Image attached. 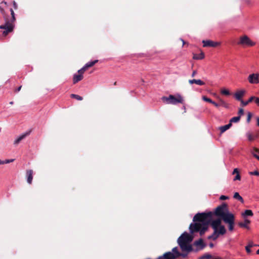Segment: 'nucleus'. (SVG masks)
<instances>
[{
    "label": "nucleus",
    "mask_w": 259,
    "mask_h": 259,
    "mask_svg": "<svg viewBox=\"0 0 259 259\" xmlns=\"http://www.w3.org/2000/svg\"><path fill=\"white\" fill-rule=\"evenodd\" d=\"M247 136L248 140L249 141H253V140H254V139L256 138L257 137V135H256V136H254L252 134H251L250 133H247Z\"/></svg>",
    "instance_id": "31"
},
{
    "label": "nucleus",
    "mask_w": 259,
    "mask_h": 259,
    "mask_svg": "<svg viewBox=\"0 0 259 259\" xmlns=\"http://www.w3.org/2000/svg\"><path fill=\"white\" fill-rule=\"evenodd\" d=\"M87 68L84 65L82 68L78 70V73L83 75V74L87 70Z\"/></svg>",
    "instance_id": "37"
},
{
    "label": "nucleus",
    "mask_w": 259,
    "mask_h": 259,
    "mask_svg": "<svg viewBox=\"0 0 259 259\" xmlns=\"http://www.w3.org/2000/svg\"><path fill=\"white\" fill-rule=\"evenodd\" d=\"M228 226H229V231H233V229H234V224H235V222H231V223H228Z\"/></svg>",
    "instance_id": "38"
},
{
    "label": "nucleus",
    "mask_w": 259,
    "mask_h": 259,
    "mask_svg": "<svg viewBox=\"0 0 259 259\" xmlns=\"http://www.w3.org/2000/svg\"><path fill=\"white\" fill-rule=\"evenodd\" d=\"M249 173L251 176L254 175V176H257V177L259 176V172L257 170H255V171H252V172H249Z\"/></svg>",
    "instance_id": "42"
},
{
    "label": "nucleus",
    "mask_w": 259,
    "mask_h": 259,
    "mask_svg": "<svg viewBox=\"0 0 259 259\" xmlns=\"http://www.w3.org/2000/svg\"><path fill=\"white\" fill-rule=\"evenodd\" d=\"M245 93L246 91L245 90H239L234 94V96L237 100L241 102V101H243L242 98L245 95Z\"/></svg>",
    "instance_id": "13"
},
{
    "label": "nucleus",
    "mask_w": 259,
    "mask_h": 259,
    "mask_svg": "<svg viewBox=\"0 0 259 259\" xmlns=\"http://www.w3.org/2000/svg\"><path fill=\"white\" fill-rule=\"evenodd\" d=\"M11 18H9V16L8 15V21L9 22L10 25H7L5 27L4 30L3 31V35L4 36H6L9 33L13 31L14 29V22L16 21V18L15 16V13L12 9H10Z\"/></svg>",
    "instance_id": "3"
},
{
    "label": "nucleus",
    "mask_w": 259,
    "mask_h": 259,
    "mask_svg": "<svg viewBox=\"0 0 259 259\" xmlns=\"http://www.w3.org/2000/svg\"><path fill=\"white\" fill-rule=\"evenodd\" d=\"M221 93L222 94H223L224 95H226V96H229L230 95V92L228 90H226L225 89H222L221 91Z\"/></svg>",
    "instance_id": "36"
},
{
    "label": "nucleus",
    "mask_w": 259,
    "mask_h": 259,
    "mask_svg": "<svg viewBox=\"0 0 259 259\" xmlns=\"http://www.w3.org/2000/svg\"><path fill=\"white\" fill-rule=\"evenodd\" d=\"M248 80L250 83L257 84L259 83V73H252L248 77Z\"/></svg>",
    "instance_id": "10"
},
{
    "label": "nucleus",
    "mask_w": 259,
    "mask_h": 259,
    "mask_svg": "<svg viewBox=\"0 0 259 259\" xmlns=\"http://www.w3.org/2000/svg\"><path fill=\"white\" fill-rule=\"evenodd\" d=\"M219 101V106H223L226 108H228V105L223 100L221 99L220 98H218Z\"/></svg>",
    "instance_id": "24"
},
{
    "label": "nucleus",
    "mask_w": 259,
    "mask_h": 259,
    "mask_svg": "<svg viewBox=\"0 0 259 259\" xmlns=\"http://www.w3.org/2000/svg\"><path fill=\"white\" fill-rule=\"evenodd\" d=\"M0 12L3 15L4 19L5 20V24L4 25H0V29H3L5 28V27L7 25H10L8 21V15L6 13L4 9L1 6H0Z\"/></svg>",
    "instance_id": "11"
},
{
    "label": "nucleus",
    "mask_w": 259,
    "mask_h": 259,
    "mask_svg": "<svg viewBox=\"0 0 259 259\" xmlns=\"http://www.w3.org/2000/svg\"><path fill=\"white\" fill-rule=\"evenodd\" d=\"M212 213L208 212L207 213H197L193 219V223L189 226V231L190 234L199 232L200 235L204 234L207 230L208 225L210 224L213 230L217 229L221 226V220L217 219L212 220Z\"/></svg>",
    "instance_id": "1"
},
{
    "label": "nucleus",
    "mask_w": 259,
    "mask_h": 259,
    "mask_svg": "<svg viewBox=\"0 0 259 259\" xmlns=\"http://www.w3.org/2000/svg\"><path fill=\"white\" fill-rule=\"evenodd\" d=\"M239 116H241L244 114V110L242 108H240L238 111Z\"/></svg>",
    "instance_id": "44"
},
{
    "label": "nucleus",
    "mask_w": 259,
    "mask_h": 259,
    "mask_svg": "<svg viewBox=\"0 0 259 259\" xmlns=\"http://www.w3.org/2000/svg\"><path fill=\"white\" fill-rule=\"evenodd\" d=\"M32 179H27V183L29 184H31L32 183Z\"/></svg>",
    "instance_id": "51"
},
{
    "label": "nucleus",
    "mask_w": 259,
    "mask_h": 259,
    "mask_svg": "<svg viewBox=\"0 0 259 259\" xmlns=\"http://www.w3.org/2000/svg\"><path fill=\"white\" fill-rule=\"evenodd\" d=\"M193 245L197 247L196 249H194V252H197L199 250H201L206 246L202 238H200L198 240L195 241L193 243Z\"/></svg>",
    "instance_id": "9"
},
{
    "label": "nucleus",
    "mask_w": 259,
    "mask_h": 259,
    "mask_svg": "<svg viewBox=\"0 0 259 259\" xmlns=\"http://www.w3.org/2000/svg\"><path fill=\"white\" fill-rule=\"evenodd\" d=\"M193 237L187 232H184L178 239L177 242L184 243H191L193 240Z\"/></svg>",
    "instance_id": "5"
},
{
    "label": "nucleus",
    "mask_w": 259,
    "mask_h": 259,
    "mask_svg": "<svg viewBox=\"0 0 259 259\" xmlns=\"http://www.w3.org/2000/svg\"><path fill=\"white\" fill-rule=\"evenodd\" d=\"M1 4H4L5 6H7V3L6 2H5V1H3L1 3Z\"/></svg>",
    "instance_id": "52"
},
{
    "label": "nucleus",
    "mask_w": 259,
    "mask_h": 259,
    "mask_svg": "<svg viewBox=\"0 0 259 259\" xmlns=\"http://www.w3.org/2000/svg\"><path fill=\"white\" fill-rule=\"evenodd\" d=\"M253 99H254V96H252L246 101H244L243 100L241 101V105L242 106H247L249 103H250L253 101Z\"/></svg>",
    "instance_id": "22"
},
{
    "label": "nucleus",
    "mask_w": 259,
    "mask_h": 259,
    "mask_svg": "<svg viewBox=\"0 0 259 259\" xmlns=\"http://www.w3.org/2000/svg\"><path fill=\"white\" fill-rule=\"evenodd\" d=\"M233 198L237 199L238 200L240 201L241 203L244 202L243 199L242 197L239 195V194L238 192H235L234 194Z\"/></svg>",
    "instance_id": "25"
},
{
    "label": "nucleus",
    "mask_w": 259,
    "mask_h": 259,
    "mask_svg": "<svg viewBox=\"0 0 259 259\" xmlns=\"http://www.w3.org/2000/svg\"><path fill=\"white\" fill-rule=\"evenodd\" d=\"M233 175L236 174L234 178H240V175L238 168H235L232 172Z\"/></svg>",
    "instance_id": "34"
},
{
    "label": "nucleus",
    "mask_w": 259,
    "mask_h": 259,
    "mask_svg": "<svg viewBox=\"0 0 259 259\" xmlns=\"http://www.w3.org/2000/svg\"><path fill=\"white\" fill-rule=\"evenodd\" d=\"M238 45L246 46H253L255 43L253 42L247 35H244L240 37V41L238 42Z\"/></svg>",
    "instance_id": "6"
},
{
    "label": "nucleus",
    "mask_w": 259,
    "mask_h": 259,
    "mask_svg": "<svg viewBox=\"0 0 259 259\" xmlns=\"http://www.w3.org/2000/svg\"><path fill=\"white\" fill-rule=\"evenodd\" d=\"M98 62V60H94L93 61H91V62H88V63H87L85 65V66L88 69L89 67H91L93 66Z\"/></svg>",
    "instance_id": "28"
},
{
    "label": "nucleus",
    "mask_w": 259,
    "mask_h": 259,
    "mask_svg": "<svg viewBox=\"0 0 259 259\" xmlns=\"http://www.w3.org/2000/svg\"><path fill=\"white\" fill-rule=\"evenodd\" d=\"M10 104H12H12H13V102H12H12H10Z\"/></svg>",
    "instance_id": "59"
},
{
    "label": "nucleus",
    "mask_w": 259,
    "mask_h": 259,
    "mask_svg": "<svg viewBox=\"0 0 259 259\" xmlns=\"http://www.w3.org/2000/svg\"><path fill=\"white\" fill-rule=\"evenodd\" d=\"M189 253V252H182V253L180 252V253L179 254V257L182 256L183 257H186L187 256Z\"/></svg>",
    "instance_id": "39"
},
{
    "label": "nucleus",
    "mask_w": 259,
    "mask_h": 259,
    "mask_svg": "<svg viewBox=\"0 0 259 259\" xmlns=\"http://www.w3.org/2000/svg\"><path fill=\"white\" fill-rule=\"evenodd\" d=\"M202 43L204 47H216L220 45L219 42H215L210 40H203Z\"/></svg>",
    "instance_id": "12"
},
{
    "label": "nucleus",
    "mask_w": 259,
    "mask_h": 259,
    "mask_svg": "<svg viewBox=\"0 0 259 259\" xmlns=\"http://www.w3.org/2000/svg\"><path fill=\"white\" fill-rule=\"evenodd\" d=\"M204 54L202 51L200 54H194L193 59L195 60H201L204 58Z\"/></svg>",
    "instance_id": "18"
},
{
    "label": "nucleus",
    "mask_w": 259,
    "mask_h": 259,
    "mask_svg": "<svg viewBox=\"0 0 259 259\" xmlns=\"http://www.w3.org/2000/svg\"><path fill=\"white\" fill-rule=\"evenodd\" d=\"M213 233L210 236H208V239H212L213 240H216L219 236V234L217 232V230H213Z\"/></svg>",
    "instance_id": "19"
},
{
    "label": "nucleus",
    "mask_w": 259,
    "mask_h": 259,
    "mask_svg": "<svg viewBox=\"0 0 259 259\" xmlns=\"http://www.w3.org/2000/svg\"><path fill=\"white\" fill-rule=\"evenodd\" d=\"M227 199H228V197L225 195H221L220 198V199L222 200H226Z\"/></svg>",
    "instance_id": "45"
},
{
    "label": "nucleus",
    "mask_w": 259,
    "mask_h": 259,
    "mask_svg": "<svg viewBox=\"0 0 259 259\" xmlns=\"http://www.w3.org/2000/svg\"><path fill=\"white\" fill-rule=\"evenodd\" d=\"M13 7L14 8L15 10H17L18 9V5L17 4V3H16L15 1H13Z\"/></svg>",
    "instance_id": "46"
},
{
    "label": "nucleus",
    "mask_w": 259,
    "mask_h": 259,
    "mask_svg": "<svg viewBox=\"0 0 259 259\" xmlns=\"http://www.w3.org/2000/svg\"><path fill=\"white\" fill-rule=\"evenodd\" d=\"M252 154L254 157H255L257 160H259V149L256 148H253V152H252Z\"/></svg>",
    "instance_id": "27"
},
{
    "label": "nucleus",
    "mask_w": 259,
    "mask_h": 259,
    "mask_svg": "<svg viewBox=\"0 0 259 259\" xmlns=\"http://www.w3.org/2000/svg\"><path fill=\"white\" fill-rule=\"evenodd\" d=\"M33 171L32 169L27 170L26 177L27 178H32Z\"/></svg>",
    "instance_id": "30"
},
{
    "label": "nucleus",
    "mask_w": 259,
    "mask_h": 259,
    "mask_svg": "<svg viewBox=\"0 0 259 259\" xmlns=\"http://www.w3.org/2000/svg\"><path fill=\"white\" fill-rule=\"evenodd\" d=\"M31 131L30 130L27 132H26L25 133L22 134L21 136H20L19 137H18L14 142V144L15 145H17L18 144L20 141L21 140H22L23 139H24L26 137H27V136L29 135L30 133H31Z\"/></svg>",
    "instance_id": "14"
},
{
    "label": "nucleus",
    "mask_w": 259,
    "mask_h": 259,
    "mask_svg": "<svg viewBox=\"0 0 259 259\" xmlns=\"http://www.w3.org/2000/svg\"><path fill=\"white\" fill-rule=\"evenodd\" d=\"M253 101H254V102L258 105L259 106V98L258 97H255L254 96V99H253Z\"/></svg>",
    "instance_id": "43"
},
{
    "label": "nucleus",
    "mask_w": 259,
    "mask_h": 259,
    "mask_svg": "<svg viewBox=\"0 0 259 259\" xmlns=\"http://www.w3.org/2000/svg\"><path fill=\"white\" fill-rule=\"evenodd\" d=\"M14 160V159H8V160H6L5 161H2L0 159V165L1 164H7V163H9L10 162H13Z\"/></svg>",
    "instance_id": "35"
},
{
    "label": "nucleus",
    "mask_w": 259,
    "mask_h": 259,
    "mask_svg": "<svg viewBox=\"0 0 259 259\" xmlns=\"http://www.w3.org/2000/svg\"><path fill=\"white\" fill-rule=\"evenodd\" d=\"M83 78V76L80 74H75L73 77V83L76 84L78 81L81 80Z\"/></svg>",
    "instance_id": "15"
},
{
    "label": "nucleus",
    "mask_w": 259,
    "mask_h": 259,
    "mask_svg": "<svg viewBox=\"0 0 259 259\" xmlns=\"http://www.w3.org/2000/svg\"><path fill=\"white\" fill-rule=\"evenodd\" d=\"M70 97L72 98H74V99H75L77 100H79V101H81L82 100L83 98L82 97L78 95H76V94H71L70 95Z\"/></svg>",
    "instance_id": "33"
},
{
    "label": "nucleus",
    "mask_w": 259,
    "mask_h": 259,
    "mask_svg": "<svg viewBox=\"0 0 259 259\" xmlns=\"http://www.w3.org/2000/svg\"><path fill=\"white\" fill-rule=\"evenodd\" d=\"M163 102L166 104L176 105L178 103H183V98L179 94L176 96L170 95L168 97H162L161 98Z\"/></svg>",
    "instance_id": "2"
},
{
    "label": "nucleus",
    "mask_w": 259,
    "mask_h": 259,
    "mask_svg": "<svg viewBox=\"0 0 259 259\" xmlns=\"http://www.w3.org/2000/svg\"><path fill=\"white\" fill-rule=\"evenodd\" d=\"M240 120V116L233 117H232V118L230 119V123H232V122H238Z\"/></svg>",
    "instance_id": "32"
},
{
    "label": "nucleus",
    "mask_w": 259,
    "mask_h": 259,
    "mask_svg": "<svg viewBox=\"0 0 259 259\" xmlns=\"http://www.w3.org/2000/svg\"><path fill=\"white\" fill-rule=\"evenodd\" d=\"M114 85H117V82H116V81L114 82Z\"/></svg>",
    "instance_id": "58"
},
{
    "label": "nucleus",
    "mask_w": 259,
    "mask_h": 259,
    "mask_svg": "<svg viewBox=\"0 0 259 259\" xmlns=\"http://www.w3.org/2000/svg\"><path fill=\"white\" fill-rule=\"evenodd\" d=\"M250 223V221L248 219H245L244 221V222H240L238 224V225L240 227L245 228H248V225Z\"/></svg>",
    "instance_id": "17"
},
{
    "label": "nucleus",
    "mask_w": 259,
    "mask_h": 259,
    "mask_svg": "<svg viewBox=\"0 0 259 259\" xmlns=\"http://www.w3.org/2000/svg\"><path fill=\"white\" fill-rule=\"evenodd\" d=\"M212 255L209 253H205L203 255L200 256L198 259H210Z\"/></svg>",
    "instance_id": "29"
},
{
    "label": "nucleus",
    "mask_w": 259,
    "mask_h": 259,
    "mask_svg": "<svg viewBox=\"0 0 259 259\" xmlns=\"http://www.w3.org/2000/svg\"><path fill=\"white\" fill-rule=\"evenodd\" d=\"M257 125L259 126V117L257 118Z\"/></svg>",
    "instance_id": "55"
},
{
    "label": "nucleus",
    "mask_w": 259,
    "mask_h": 259,
    "mask_svg": "<svg viewBox=\"0 0 259 259\" xmlns=\"http://www.w3.org/2000/svg\"><path fill=\"white\" fill-rule=\"evenodd\" d=\"M209 246L210 247L212 248L213 247L214 245H213V244L212 243H210L209 244Z\"/></svg>",
    "instance_id": "53"
},
{
    "label": "nucleus",
    "mask_w": 259,
    "mask_h": 259,
    "mask_svg": "<svg viewBox=\"0 0 259 259\" xmlns=\"http://www.w3.org/2000/svg\"><path fill=\"white\" fill-rule=\"evenodd\" d=\"M181 40L183 42V45H184L185 44V42L184 41V40L183 39H181Z\"/></svg>",
    "instance_id": "56"
},
{
    "label": "nucleus",
    "mask_w": 259,
    "mask_h": 259,
    "mask_svg": "<svg viewBox=\"0 0 259 259\" xmlns=\"http://www.w3.org/2000/svg\"><path fill=\"white\" fill-rule=\"evenodd\" d=\"M178 243L182 252H190L194 251V249L192 248L190 243H184L180 241L178 242Z\"/></svg>",
    "instance_id": "7"
},
{
    "label": "nucleus",
    "mask_w": 259,
    "mask_h": 259,
    "mask_svg": "<svg viewBox=\"0 0 259 259\" xmlns=\"http://www.w3.org/2000/svg\"><path fill=\"white\" fill-rule=\"evenodd\" d=\"M253 214L252 210L249 209L245 210L244 212L242 213V215L244 218L247 216H252Z\"/></svg>",
    "instance_id": "23"
},
{
    "label": "nucleus",
    "mask_w": 259,
    "mask_h": 259,
    "mask_svg": "<svg viewBox=\"0 0 259 259\" xmlns=\"http://www.w3.org/2000/svg\"><path fill=\"white\" fill-rule=\"evenodd\" d=\"M222 220L226 223L228 224L233 222H235V217L233 213L229 212L228 210L221 218Z\"/></svg>",
    "instance_id": "8"
},
{
    "label": "nucleus",
    "mask_w": 259,
    "mask_h": 259,
    "mask_svg": "<svg viewBox=\"0 0 259 259\" xmlns=\"http://www.w3.org/2000/svg\"><path fill=\"white\" fill-rule=\"evenodd\" d=\"M202 99H203L204 101H206V102H209V103H212V101H213L211 99H210V98H207V97H206V96H203V97H202Z\"/></svg>",
    "instance_id": "40"
},
{
    "label": "nucleus",
    "mask_w": 259,
    "mask_h": 259,
    "mask_svg": "<svg viewBox=\"0 0 259 259\" xmlns=\"http://www.w3.org/2000/svg\"><path fill=\"white\" fill-rule=\"evenodd\" d=\"M174 256L176 257V259L179 257V254L180 253V252L178 250V247H175L172 249V250L171 251Z\"/></svg>",
    "instance_id": "26"
},
{
    "label": "nucleus",
    "mask_w": 259,
    "mask_h": 259,
    "mask_svg": "<svg viewBox=\"0 0 259 259\" xmlns=\"http://www.w3.org/2000/svg\"><path fill=\"white\" fill-rule=\"evenodd\" d=\"M248 246L250 247H251L253 246V243L251 242V243H250L249 244H248Z\"/></svg>",
    "instance_id": "54"
},
{
    "label": "nucleus",
    "mask_w": 259,
    "mask_h": 259,
    "mask_svg": "<svg viewBox=\"0 0 259 259\" xmlns=\"http://www.w3.org/2000/svg\"><path fill=\"white\" fill-rule=\"evenodd\" d=\"M219 229H217V232L218 234L220 235H224L226 232V230L225 228V227L223 225L220 226V227H219Z\"/></svg>",
    "instance_id": "21"
},
{
    "label": "nucleus",
    "mask_w": 259,
    "mask_h": 259,
    "mask_svg": "<svg viewBox=\"0 0 259 259\" xmlns=\"http://www.w3.org/2000/svg\"><path fill=\"white\" fill-rule=\"evenodd\" d=\"M258 246H259V245Z\"/></svg>",
    "instance_id": "60"
},
{
    "label": "nucleus",
    "mask_w": 259,
    "mask_h": 259,
    "mask_svg": "<svg viewBox=\"0 0 259 259\" xmlns=\"http://www.w3.org/2000/svg\"><path fill=\"white\" fill-rule=\"evenodd\" d=\"M228 210L227 204L223 203L215 208L214 213L217 216L221 218Z\"/></svg>",
    "instance_id": "4"
},
{
    "label": "nucleus",
    "mask_w": 259,
    "mask_h": 259,
    "mask_svg": "<svg viewBox=\"0 0 259 259\" xmlns=\"http://www.w3.org/2000/svg\"><path fill=\"white\" fill-rule=\"evenodd\" d=\"M196 74H197V71L196 70H194L191 75L192 77H194Z\"/></svg>",
    "instance_id": "49"
},
{
    "label": "nucleus",
    "mask_w": 259,
    "mask_h": 259,
    "mask_svg": "<svg viewBox=\"0 0 259 259\" xmlns=\"http://www.w3.org/2000/svg\"><path fill=\"white\" fill-rule=\"evenodd\" d=\"M231 126H232V123H229L228 124L225 125L224 126H220L219 127V129H220L221 133H223L226 131H227V130L229 129L231 127Z\"/></svg>",
    "instance_id": "20"
},
{
    "label": "nucleus",
    "mask_w": 259,
    "mask_h": 259,
    "mask_svg": "<svg viewBox=\"0 0 259 259\" xmlns=\"http://www.w3.org/2000/svg\"><path fill=\"white\" fill-rule=\"evenodd\" d=\"M252 115L251 112H248L247 117V120H246V121L248 123L250 122Z\"/></svg>",
    "instance_id": "41"
},
{
    "label": "nucleus",
    "mask_w": 259,
    "mask_h": 259,
    "mask_svg": "<svg viewBox=\"0 0 259 259\" xmlns=\"http://www.w3.org/2000/svg\"><path fill=\"white\" fill-rule=\"evenodd\" d=\"M256 253L259 254V249L256 251Z\"/></svg>",
    "instance_id": "57"
},
{
    "label": "nucleus",
    "mask_w": 259,
    "mask_h": 259,
    "mask_svg": "<svg viewBox=\"0 0 259 259\" xmlns=\"http://www.w3.org/2000/svg\"><path fill=\"white\" fill-rule=\"evenodd\" d=\"M21 88H22V86H20V87H19L17 89H16L15 92H19V91H20V90H21Z\"/></svg>",
    "instance_id": "50"
},
{
    "label": "nucleus",
    "mask_w": 259,
    "mask_h": 259,
    "mask_svg": "<svg viewBox=\"0 0 259 259\" xmlns=\"http://www.w3.org/2000/svg\"><path fill=\"white\" fill-rule=\"evenodd\" d=\"M212 104H213L214 106H215L216 107H219V103H217L214 101H212V103H211Z\"/></svg>",
    "instance_id": "48"
},
{
    "label": "nucleus",
    "mask_w": 259,
    "mask_h": 259,
    "mask_svg": "<svg viewBox=\"0 0 259 259\" xmlns=\"http://www.w3.org/2000/svg\"><path fill=\"white\" fill-rule=\"evenodd\" d=\"M189 83L191 84L196 83L199 85H203L205 84V82L200 79H190L188 81Z\"/></svg>",
    "instance_id": "16"
},
{
    "label": "nucleus",
    "mask_w": 259,
    "mask_h": 259,
    "mask_svg": "<svg viewBox=\"0 0 259 259\" xmlns=\"http://www.w3.org/2000/svg\"><path fill=\"white\" fill-rule=\"evenodd\" d=\"M250 247L248 245H247L245 247V249L247 253H250L251 252V250H250Z\"/></svg>",
    "instance_id": "47"
}]
</instances>
